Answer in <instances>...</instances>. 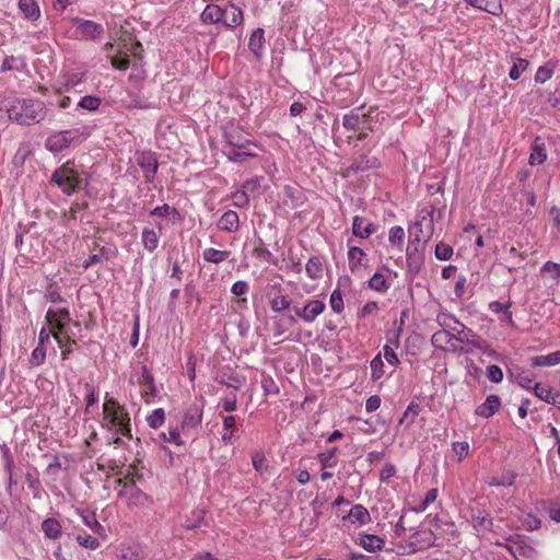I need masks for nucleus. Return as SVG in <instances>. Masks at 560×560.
I'll use <instances>...</instances> for the list:
<instances>
[{
  "label": "nucleus",
  "mask_w": 560,
  "mask_h": 560,
  "mask_svg": "<svg viewBox=\"0 0 560 560\" xmlns=\"http://www.w3.org/2000/svg\"><path fill=\"white\" fill-rule=\"evenodd\" d=\"M217 382L233 389H240L245 383V377L236 373H230L223 374L220 378H217Z\"/></svg>",
  "instance_id": "8fccbe9b"
},
{
  "label": "nucleus",
  "mask_w": 560,
  "mask_h": 560,
  "mask_svg": "<svg viewBox=\"0 0 560 560\" xmlns=\"http://www.w3.org/2000/svg\"><path fill=\"white\" fill-rule=\"evenodd\" d=\"M439 495V490L436 488L430 489L427 493L424 499L415 508L411 509V511L416 513H422L424 512L433 502L436 501Z\"/></svg>",
  "instance_id": "5fc2aeb1"
},
{
  "label": "nucleus",
  "mask_w": 560,
  "mask_h": 560,
  "mask_svg": "<svg viewBox=\"0 0 560 560\" xmlns=\"http://www.w3.org/2000/svg\"><path fill=\"white\" fill-rule=\"evenodd\" d=\"M369 288L378 293H385L389 289L386 276L381 272H375L369 280Z\"/></svg>",
  "instance_id": "09e8293b"
},
{
  "label": "nucleus",
  "mask_w": 560,
  "mask_h": 560,
  "mask_svg": "<svg viewBox=\"0 0 560 560\" xmlns=\"http://www.w3.org/2000/svg\"><path fill=\"white\" fill-rule=\"evenodd\" d=\"M270 308L275 313H283L284 311L291 310L292 301L288 294L278 292L269 302Z\"/></svg>",
  "instance_id": "e433bc0d"
},
{
  "label": "nucleus",
  "mask_w": 560,
  "mask_h": 560,
  "mask_svg": "<svg viewBox=\"0 0 560 560\" xmlns=\"http://www.w3.org/2000/svg\"><path fill=\"white\" fill-rule=\"evenodd\" d=\"M392 345L386 343L383 347V355L384 359L394 366H397L399 364V359L395 352V349L398 347V336L394 340H389Z\"/></svg>",
  "instance_id": "864d4df0"
},
{
  "label": "nucleus",
  "mask_w": 560,
  "mask_h": 560,
  "mask_svg": "<svg viewBox=\"0 0 560 560\" xmlns=\"http://www.w3.org/2000/svg\"><path fill=\"white\" fill-rule=\"evenodd\" d=\"M343 523L348 522L352 525L363 526L371 522L370 512L362 504H354L349 513L342 517Z\"/></svg>",
  "instance_id": "f3484780"
},
{
  "label": "nucleus",
  "mask_w": 560,
  "mask_h": 560,
  "mask_svg": "<svg viewBox=\"0 0 560 560\" xmlns=\"http://www.w3.org/2000/svg\"><path fill=\"white\" fill-rule=\"evenodd\" d=\"M75 27V36L81 39H96L104 34L102 24L82 18H73L71 20Z\"/></svg>",
  "instance_id": "9b49d317"
},
{
  "label": "nucleus",
  "mask_w": 560,
  "mask_h": 560,
  "mask_svg": "<svg viewBox=\"0 0 560 560\" xmlns=\"http://www.w3.org/2000/svg\"><path fill=\"white\" fill-rule=\"evenodd\" d=\"M85 79V72L81 70L68 71L62 75V84L67 92L74 90L77 86L83 83Z\"/></svg>",
  "instance_id": "473e14b6"
},
{
  "label": "nucleus",
  "mask_w": 560,
  "mask_h": 560,
  "mask_svg": "<svg viewBox=\"0 0 560 560\" xmlns=\"http://www.w3.org/2000/svg\"><path fill=\"white\" fill-rule=\"evenodd\" d=\"M25 58L22 56H9L5 57L1 63L0 71L1 72H8V71H22L25 68Z\"/></svg>",
  "instance_id": "58836bf2"
},
{
  "label": "nucleus",
  "mask_w": 560,
  "mask_h": 560,
  "mask_svg": "<svg viewBox=\"0 0 560 560\" xmlns=\"http://www.w3.org/2000/svg\"><path fill=\"white\" fill-rule=\"evenodd\" d=\"M337 451H338L337 447H332V448H330L326 452L319 453L317 455L318 462L323 469L334 468L337 466V464H338Z\"/></svg>",
  "instance_id": "37998d69"
},
{
  "label": "nucleus",
  "mask_w": 560,
  "mask_h": 560,
  "mask_svg": "<svg viewBox=\"0 0 560 560\" xmlns=\"http://www.w3.org/2000/svg\"><path fill=\"white\" fill-rule=\"evenodd\" d=\"M423 228H425L428 237L432 234L433 231V212L422 210L419 213V219L413 223L410 228V234H415V240L409 242L406 248V262L409 271L413 273L420 272L423 264H424V255L423 248L421 246V236L423 234Z\"/></svg>",
  "instance_id": "f03ea898"
},
{
  "label": "nucleus",
  "mask_w": 560,
  "mask_h": 560,
  "mask_svg": "<svg viewBox=\"0 0 560 560\" xmlns=\"http://www.w3.org/2000/svg\"><path fill=\"white\" fill-rule=\"evenodd\" d=\"M223 431L221 439L225 444H232L238 435L236 434V418L234 416H225L222 419Z\"/></svg>",
  "instance_id": "cd10ccee"
},
{
  "label": "nucleus",
  "mask_w": 560,
  "mask_h": 560,
  "mask_svg": "<svg viewBox=\"0 0 560 560\" xmlns=\"http://www.w3.org/2000/svg\"><path fill=\"white\" fill-rule=\"evenodd\" d=\"M306 275L310 279L316 280L322 278L323 275V262L318 256H312L305 266Z\"/></svg>",
  "instance_id": "ea45409f"
},
{
  "label": "nucleus",
  "mask_w": 560,
  "mask_h": 560,
  "mask_svg": "<svg viewBox=\"0 0 560 560\" xmlns=\"http://www.w3.org/2000/svg\"><path fill=\"white\" fill-rule=\"evenodd\" d=\"M359 545L368 552H378L383 550L385 540L376 535L361 534Z\"/></svg>",
  "instance_id": "bb28decb"
},
{
  "label": "nucleus",
  "mask_w": 560,
  "mask_h": 560,
  "mask_svg": "<svg viewBox=\"0 0 560 560\" xmlns=\"http://www.w3.org/2000/svg\"><path fill=\"white\" fill-rule=\"evenodd\" d=\"M135 382L141 387V395L145 404H151L158 396L159 390L151 372L145 365H141L135 375L131 376V382Z\"/></svg>",
  "instance_id": "1a4fd4ad"
},
{
  "label": "nucleus",
  "mask_w": 560,
  "mask_h": 560,
  "mask_svg": "<svg viewBox=\"0 0 560 560\" xmlns=\"http://www.w3.org/2000/svg\"><path fill=\"white\" fill-rule=\"evenodd\" d=\"M436 322L441 327L444 328V330H448L456 336H462V334L465 332L471 334V330L467 329L465 325H463L453 314L439 313L436 315Z\"/></svg>",
  "instance_id": "dca6fc26"
},
{
  "label": "nucleus",
  "mask_w": 560,
  "mask_h": 560,
  "mask_svg": "<svg viewBox=\"0 0 560 560\" xmlns=\"http://www.w3.org/2000/svg\"><path fill=\"white\" fill-rule=\"evenodd\" d=\"M218 228L221 231L234 233L240 229V217L233 210L225 211L218 221Z\"/></svg>",
  "instance_id": "5701e85b"
},
{
  "label": "nucleus",
  "mask_w": 560,
  "mask_h": 560,
  "mask_svg": "<svg viewBox=\"0 0 560 560\" xmlns=\"http://www.w3.org/2000/svg\"><path fill=\"white\" fill-rule=\"evenodd\" d=\"M165 418L166 417L164 409L156 408L150 415L147 416L145 421L151 429L156 430L164 424Z\"/></svg>",
  "instance_id": "603ef678"
},
{
  "label": "nucleus",
  "mask_w": 560,
  "mask_h": 560,
  "mask_svg": "<svg viewBox=\"0 0 560 560\" xmlns=\"http://www.w3.org/2000/svg\"><path fill=\"white\" fill-rule=\"evenodd\" d=\"M101 425L112 434V442L120 443L121 438L131 439V419L125 405L116 398L105 395Z\"/></svg>",
  "instance_id": "f257e3e1"
},
{
  "label": "nucleus",
  "mask_w": 560,
  "mask_h": 560,
  "mask_svg": "<svg viewBox=\"0 0 560 560\" xmlns=\"http://www.w3.org/2000/svg\"><path fill=\"white\" fill-rule=\"evenodd\" d=\"M471 525L478 535H485L491 532L493 520L486 511L478 510L471 514Z\"/></svg>",
  "instance_id": "a211bd4d"
},
{
  "label": "nucleus",
  "mask_w": 560,
  "mask_h": 560,
  "mask_svg": "<svg viewBox=\"0 0 560 560\" xmlns=\"http://www.w3.org/2000/svg\"><path fill=\"white\" fill-rule=\"evenodd\" d=\"M471 7L486 11L492 15H499L502 12L501 0H465Z\"/></svg>",
  "instance_id": "2f4dec72"
},
{
  "label": "nucleus",
  "mask_w": 560,
  "mask_h": 560,
  "mask_svg": "<svg viewBox=\"0 0 560 560\" xmlns=\"http://www.w3.org/2000/svg\"><path fill=\"white\" fill-rule=\"evenodd\" d=\"M347 255L349 268L352 272L363 267L368 261L365 252L358 246H349Z\"/></svg>",
  "instance_id": "7c9ffc66"
},
{
  "label": "nucleus",
  "mask_w": 560,
  "mask_h": 560,
  "mask_svg": "<svg viewBox=\"0 0 560 560\" xmlns=\"http://www.w3.org/2000/svg\"><path fill=\"white\" fill-rule=\"evenodd\" d=\"M202 415L203 410L201 406L198 405H191L189 406L183 416L182 419V431L184 434H190L192 431H195L202 421Z\"/></svg>",
  "instance_id": "4468645a"
},
{
  "label": "nucleus",
  "mask_w": 560,
  "mask_h": 560,
  "mask_svg": "<svg viewBox=\"0 0 560 560\" xmlns=\"http://www.w3.org/2000/svg\"><path fill=\"white\" fill-rule=\"evenodd\" d=\"M529 62L523 58H516L512 68L509 71V77L511 80L516 81L520 79L522 73L527 69Z\"/></svg>",
  "instance_id": "bf43d9fd"
},
{
  "label": "nucleus",
  "mask_w": 560,
  "mask_h": 560,
  "mask_svg": "<svg viewBox=\"0 0 560 560\" xmlns=\"http://www.w3.org/2000/svg\"><path fill=\"white\" fill-rule=\"evenodd\" d=\"M535 377L536 376L532 371L522 369L515 374L514 381L525 389H533L534 384H536Z\"/></svg>",
  "instance_id": "a19ab883"
},
{
  "label": "nucleus",
  "mask_w": 560,
  "mask_h": 560,
  "mask_svg": "<svg viewBox=\"0 0 560 560\" xmlns=\"http://www.w3.org/2000/svg\"><path fill=\"white\" fill-rule=\"evenodd\" d=\"M530 149L532 152L528 158L530 165H540L547 160V147L539 137L534 140Z\"/></svg>",
  "instance_id": "a878e982"
},
{
  "label": "nucleus",
  "mask_w": 560,
  "mask_h": 560,
  "mask_svg": "<svg viewBox=\"0 0 560 560\" xmlns=\"http://www.w3.org/2000/svg\"><path fill=\"white\" fill-rule=\"evenodd\" d=\"M365 115L359 114V108L352 109L342 117V126L347 130H355Z\"/></svg>",
  "instance_id": "de8ad7c7"
},
{
  "label": "nucleus",
  "mask_w": 560,
  "mask_h": 560,
  "mask_svg": "<svg viewBox=\"0 0 560 560\" xmlns=\"http://www.w3.org/2000/svg\"><path fill=\"white\" fill-rule=\"evenodd\" d=\"M19 10L24 19L36 21L40 16V10L35 0H19Z\"/></svg>",
  "instance_id": "72a5a7b5"
},
{
  "label": "nucleus",
  "mask_w": 560,
  "mask_h": 560,
  "mask_svg": "<svg viewBox=\"0 0 560 560\" xmlns=\"http://www.w3.org/2000/svg\"><path fill=\"white\" fill-rule=\"evenodd\" d=\"M530 366L542 368V366H556L560 364V350L550 352L548 354L535 355L529 359Z\"/></svg>",
  "instance_id": "c756f323"
},
{
  "label": "nucleus",
  "mask_w": 560,
  "mask_h": 560,
  "mask_svg": "<svg viewBox=\"0 0 560 560\" xmlns=\"http://www.w3.org/2000/svg\"><path fill=\"white\" fill-rule=\"evenodd\" d=\"M83 524L93 533L101 534L104 527L100 524L94 512L79 511Z\"/></svg>",
  "instance_id": "a18cd8bd"
},
{
  "label": "nucleus",
  "mask_w": 560,
  "mask_h": 560,
  "mask_svg": "<svg viewBox=\"0 0 560 560\" xmlns=\"http://www.w3.org/2000/svg\"><path fill=\"white\" fill-rule=\"evenodd\" d=\"M10 120L19 125L31 126L45 119L46 105L37 98H15L7 109Z\"/></svg>",
  "instance_id": "7ed1b4c3"
},
{
  "label": "nucleus",
  "mask_w": 560,
  "mask_h": 560,
  "mask_svg": "<svg viewBox=\"0 0 560 560\" xmlns=\"http://www.w3.org/2000/svg\"><path fill=\"white\" fill-rule=\"evenodd\" d=\"M117 483L120 486L118 497L127 503L128 508H141L145 505L148 497L135 481L124 482L122 479H118Z\"/></svg>",
  "instance_id": "6e6552de"
},
{
  "label": "nucleus",
  "mask_w": 560,
  "mask_h": 560,
  "mask_svg": "<svg viewBox=\"0 0 560 560\" xmlns=\"http://www.w3.org/2000/svg\"><path fill=\"white\" fill-rule=\"evenodd\" d=\"M412 541L409 544L410 552L420 551L427 548L432 547L435 544V534L431 529H420L416 530L415 528H410Z\"/></svg>",
  "instance_id": "ddd939ff"
},
{
  "label": "nucleus",
  "mask_w": 560,
  "mask_h": 560,
  "mask_svg": "<svg viewBox=\"0 0 560 560\" xmlns=\"http://www.w3.org/2000/svg\"><path fill=\"white\" fill-rule=\"evenodd\" d=\"M231 256L230 250H221L213 247H208L202 252V258L207 262L221 264Z\"/></svg>",
  "instance_id": "4c0bfd02"
},
{
  "label": "nucleus",
  "mask_w": 560,
  "mask_h": 560,
  "mask_svg": "<svg viewBox=\"0 0 560 560\" xmlns=\"http://www.w3.org/2000/svg\"><path fill=\"white\" fill-rule=\"evenodd\" d=\"M405 238V231L399 225H394L388 231V242L392 247L397 248L398 250L402 249Z\"/></svg>",
  "instance_id": "49530a36"
},
{
  "label": "nucleus",
  "mask_w": 560,
  "mask_h": 560,
  "mask_svg": "<svg viewBox=\"0 0 560 560\" xmlns=\"http://www.w3.org/2000/svg\"><path fill=\"white\" fill-rule=\"evenodd\" d=\"M135 162L142 171L145 183L152 184L159 170L156 154L152 151H137Z\"/></svg>",
  "instance_id": "9d476101"
},
{
  "label": "nucleus",
  "mask_w": 560,
  "mask_h": 560,
  "mask_svg": "<svg viewBox=\"0 0 560 560\" xmlns=\"http://www.w3.org/2000/svg\"><path fill=\"white\" fill-rule=\"evenodd\" d=\"M512 303H501L499 301H492L489 303V310L498 315V319L502 325L514 326L513 314L510 310Z\"/></svg>",
  "instance_id": "aec40b11"
},
{
  "label": "nucleus",
  "mask_w": 560,
  "mask_h": 560,
  "mask_svg": "<svg viewBox=\"0 0 560 560\" xmlns=\"http://www.w3.org/2000/svg\"><path fill=\"white\" fill-rule=\"evenodd\" d=\"M159 242L160 235L156 231L150 228H144L142 230L141 243L148 252L153 253L158 248Z\"/></svg>",
  "instance_id": "f704fd0d"
},
{
  "label": "nucleus",
  "mask_w": 560,
  "mask_h": 560,
  "mask_svg": "<svg viewBox=\"0 0 560 560\" xmlns=\"http://www.w3.org/2000/svg\"><path fill=\"white\" fill-rule=\"evenodd\" d=\"M329 304L331 310L337 314H340L343 311L345 304L340 290L336 289L331 292Z\"/></svg>",
  "instance_id": "338daca9"
},
{
  "label": "nucleus",
  "mask_w": 560,
  "mask_h": 560,
  "mask_svg": "<svg viewBox=\"0 0 560 560\" xmlns=\"http://www.w3.org/2000/svg\"><path fill=\"white\" fill-rule=\"evenodd\" d=\"M46 320L52 328L61 332L63 331L65 327L71 322V315L67 307H49L46 313Z\"/></svg>",
  "instance_id": "2eb2a0df"
},
{
  "label": "nucleus",
  "mask_w": 560,
  "mask_h": 560,
  "mask_svg": "<svg viewBox=\"0 0 560 560\" xmlns=\"http://www.w3.org/2000/svg\"><path fill=\"white\" fill-rule=\"evenodd\" d=\"M452 339H455L460 342L464 341V338L462 336H456L455 334L450 332L448 330H441L436 331L432 336V343L438 347L440 343L450 342Z\"/></svg>",
  "instance_id": "13d9d810"
},
{
  "label": "nucleus",
  "mask_w": 560,
  "mask_h": 560,
  "mask_svg": "<svg viewBox=\"0 0 560 560\" xmlns=\"http://www.w3.org/2000/svg\"><path fill=\"white\" fill-rule=\"evenodd\" d=\"M200 20L205 24H222L229 30H233L243 23V11L233 3L224 7L210 3L206 5L200 14Z\"/></svg>",
  "instance_id": "20e7f679"
},
{
  "label": "nucleus",
  "mask_w": 560,
  "mask_h": 560,
  "mask_svg": "<svg viewBox=\"0 0 560 560\" xmlns=\"http://www.w3.org/2000/svg\"><path fill=\"white\" fill-rule=\"evenodd\" d=\"M376 231V226L364 217L354 215L352 219V234L360 238H369Z\"/></svg>",
  "instance_id": "6ab92c4d"
},
{
  "label": "nucleus",
  "mask_w": 560,
  "mask_h": 560,
  "mask_svg": "<svg viewBox=\"0 0 560 560\" xmlns=\"http://www.w3.org/2000/svg\"><path fill=\"white\" fill-rule=\"evenodd\" d=\"M534 394L541 400L546 402H556V398L560 397L559 394L553 393L552 389L547 386L539 383L534 384L533 387Z\"/></svg>",
  "instance_id": "79ce46f5"
},
{
  "label": "nucleus",
  "mask_w": 560,
  "mask_h": 560,
  "mask_svg": "<svg viewBox=\"0 0 560 560\" xmlns=\"http://www.w3.org/2000/svg\"><path fill=\"white\" fill-rule=\"evenodd\" d=\"M326 310V303L323 300L311 299L302 307H293L294 315H289L290 324H295L298 319L305 324H312Z\"/></svg>",
  "instance_id": "0eeeda50"
},
{
  "label": "nucleus",
  "mask_w": 560,
  "mask_h": 560,
  "mask_svg": "<svg viewBox=\"0 0 560 560\" xmlns=\"http://www.w3.org/2000/svg\"><path fill=\"white\" fill-rule=\"evenodd\" d=\"M25 482L27 487L33 490V495L35 499L40 498V491H42V485L40 480L37 476L33 475L32 472H27L25 475Z\"/></svg>",
  "instance_id": "0e129e2a"
},
{
  "label": "nucleus",
  "mask_w": 560,
  "mask_h": 560,
  "mask_svg": "<svg viewBox=\"0 0 560 560\" xmlns=\"http://www.w3.org/2000/svg\"><path fill=\"white\" fill-rule=\"evenodd\" d=\"M261 388L266 396L277 395L279 393V387L270 375L262 376Z\"/></svg>",
  "instance_id": "774afa93"
},
{
  "label": "nucleus",
  "mask_w": 560,
  "mask_h": 560,
  "mask_svg": "<svg viewBox=\"0 0 560 560\" xmlns=\"http://www.w3.org/2000/svg\"><path fill=\"white\" fill-rule=\"evenodd\" d=\"M108 250L105 247H102L98 253L92 254L86 260H84L82 267L84 270H86L93 265L103 264L104 261L108 260Z\"/></svg>",
  "instance_id": "6e6d98bb"
},
{
  "label": "nucleus",
  "mask_w": 560,
  "mask_h": 560,
  "mask_svg": "<svg viewBox=\"0 0 560 560\" xmlns=\"http://www.w3.org/2000/svg\"><path fill=\"white\" fill-rule=\"evenodd\" d=\"M500 406V397L498 395H489L486 400L477 407L475 412L482 418H490L499 410Z\"/></svg>",
  "instance_id": "4be33fe9"
},
{
  "label": "nucleus",
  "mask_w": 560,
  "mask_h": 560,
  "mask_svg": "<svg viewBox=\"0 0 560 560\" xmlns=\"http://www.w3.org/2000/svg\"><path fill=\"white\" fill-rule=\"evenodd\" d=\"M259 184L258 179L247 180L243 184V186L231 194V199L233 206L236 208H246L249 205V196L247 194V189L250 187H255Z\"/></svg>",
  "instance_id": "412c9836"
},
{
  "label": "nucleus",
  "mask_w": 560,
  "mask_h": 560,
  "mask_svg": "<svg viewBox=\"0 0 560 560\" xmlns=\"http://www.w3.org/2000/svg\"><path fill=\"white\" fill-rule=\"evenodd\" d=\"M555 72V67L552 65H544L539 67L535 74V81L538 83H545L549 79H551Z\"/></svg>",
  "instance_id": "69168bd1"
},
{
  "label": "nucleus",
  "mask_w": 560,
  "mask_h": 560,
  "mask_svg": "<svg viewBox=\"0 0 560 560\" xmlns=\"http://www.w3.org/2000/svg\"><path fill=\"white\" fill-rule=\"evenodd\" d=\"M102 104V100L98 96L85 95L80 98L77 104V109H84L90 113L96 112Z\"/></svg>",
  "instance_id": "c03bdc74"
},
{
  "label": "nucleus",
  "mask_w": 560,
  "mask_h": 560,
  "mask_svg": "<svg viewBox=\"0 0 560 560\" xmlns=\"http://www.w3.org/2000/svg\"><path fill=\"white\" fill-rule=\"evenodd\" d=\"M224 145L223 151H232L234 148L246 150L247 145H254L256 149H260V145L252 141L250 139L243 136V133L235 128L226 129L223 133Z\"/></svg>",
  "instance_id": "f8f14e48"
},
{
  "label": "nucleus",
  "mask_w": 560,
  "mask_h": 560,
  "mask_svg": "<svg viewBox=\"0 0 560 560\" xmlns=\"http://www.w3.org/2000/svg\"><path fill=\"white\" fill-rule=\"evenodd\" d=\"M371 378L372 381H378L384 375V362L382 360L381 353L375 355L371 362Z\"/></svg>",
  "instance_id": "4d7b16f0"
},
{
  "label": "nucleus",
  "mask_w": 560,
  "mask_h": 560,
  "mask_svg": "<svg viewBox=\"0 0 560 560\" xmlns=\"http://www.w3.org/2000/svg\"><path fill=\"white\" fill-rule=\"evenodd\" d=\"M46 359V347L42 345H37V347L32 351L30 357V364L32 366H39L45 362Z\"/></svg>",
  "instance_id": "e2e57ef3"
},
{
  "label": "nucleus",
  "mask_w": 560,
  "mask_h": 560,
  "mask_svg": "<svg viewBox=\"0 0 560 560\" xmlns=\"http://www.w3.org/2000/svg\"><path fill=\"white\" fill-rule=\"evenodd\" d=\"M252 148H254V145H247L246 150L234 148L232 151H223V154L231 162L243 163L247 158H256L258 155Z\"/></svg>",
  "instance_id": "c9c22d12"
},
{
  "label": "nucleus",
  "mask_w": 560,
  "mask_h": 560,
  "mask_svg": "<svg viewBox=\"0 0 560 560\" xmlns=\"http://www.w3.org/2000/svg\"><path fill=\"white\" fill-rule=\"evenodd\" d=\"M380 166L381 162L377 158L362 154L353 160L352 164L350 165V170L354 173H358L378 168Z\"/></svg>",
  "instance_id": "393cba45"
},
{
  "label": "nucleus",
  "mask_w": 560,
  "mask_h": 560,
  "mask_svg": "<svg viewBox=\"0 0 560 560\" xmlns=\"http://www.w3.org/2000/svg\"><path fill=\"white\" fill-rule=\"evenodd\" d=\"M265 31L260 27L253 31L249 37L248 48L255 55L256 58L260 59L265 48Z\"/></svg>",
  "instance_id": "c85d7f7f"
},
{
  "label": "nucleus",
  "mask_w": 560,
  "mask_h": 560,
  "mask_svg": "<svg viewBox=\"0 0 560 560\" xmlns=\"http://www.w3.org/2000/svg\"><path fill=\"white\" fill-rule=\"evenodd\" d=\"M434 255L438 260L445 261V260H450L453 257L454 250H453L452 246H450L443 242H440L435 245Z\"/></svg>",
  "instance_id": "680f3d73"
},
{
  "label": "nucleus",
  "mask_w": 560,
  "mask_h": 560,
  "mask_svg": "<svg viewBox=\"0 0 560 560\" xmlns=\"http://www.w3.org/2000/svg\"><path fill=\"white\" fill-rule=\"evenodd\" d=\"M93 128L90 125H81L71 129L56 131L48 136L45 141V148L52 153L62 152L70 145L88 139Z\"/></svg>",
  "instance_id": "39448f33"
},
{
  "label": "nucleus",
  "mask_w": 560,
  "mask_h": 560,
  "mask_svg": "<svg viewBox=\"0 0 560 560\" xmlns=\"http://www.w3.org/2000/svg\"><path fill=\"white\" fill-rule=\"evenodd\" d=\"M40 529L44 533L45 538L50 540H57L62 536V526L55 517L44 520L40 524Z\"/></svg>",
  "instance_id": "b1692460"
},
{
  "label": "nucleus",
  "mask_w": 560,
  "mask_h": 560,
  "mask_svg": "<svg viewBox=\"0 0 560 560\" xmlns=\"http://www.w3.org/2000/svg\"><path fill=\"white\" fill-rule=\"evenodd\" d=\"M159 441L173 443L177 446L184 445L178 427H170L167 433L162 432L159 434Z\"/></svg>",
  "instance_id": "3c124183"
},
{
  "label": "nucleus",
  "mask_w": 560,
  "mask_h": 560,
  "mask_svg": "<svg viewBox=\"0 0 560 560\" xmlns=\"http://www.w3.org/2000/svg\"><path fill=\"white\" fill-rule=\"evenodd\" d=\"M51 182L56 184L62 192L70 196L78 189L81 179L71 163L67 162L52 173Z\"/></svg>",
  "instance_id": "423d86ee"
},
{
  "label": "nucleus",
  "mask_w": 560,
  "mask_h": 560,
  "mask_svg": "<svg viewBox=\"0 0 560 560\" xmlns=\"http://www.w3.org/2000/svg\"><path fill=\"white\" fill-rule=\"evenodd\" d=\"M219 406L225 411V412H233L237 409V396L235 393H230L219 400Z\"/></svg>",
  "instance_id": "052dcab7"
}]
</instances>
